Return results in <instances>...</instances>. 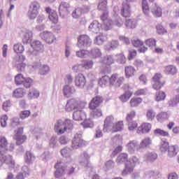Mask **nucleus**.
I'll return each instance as SVG.
<instances>
[{"label": "nucleus", "mask_w": 179, "mask_h": 179, "mask_svg": "<svg viewBox=\"0 0 179 179\" xmlns=\"http://www.w3.org/2000/svg\"><path fill=\"white\" fill-rule=\"evenodd\" d=\"M125 162H127L125 163ZM116 163L117 164H122L125 163V169L122 172V176H127L134 171V169L136 164L139 163V159L136 157H133L128 161V154L122 153L116 159Z\"/></svg>", "instance_id": "f257e3e1"}, {"label": "nucleus", "mask_w": 179, "mask_h": 179, "mask_svg": "<svg viewBox=\"0 0 179 179\" xmlns=\"http://www.w3.org/2000/svg\"><path fill=\"white\" fill-rule=\"evenodd\" d=\"M30 47V49L27 50L28 55H38V52L44 51V45L40 41H34Z\"/></svg>", "instance_id": "f03ea898"}, {"label": "nucleus", "mask_w": 179, "mask_h": 179, "mask_svg": "<svg viewBox=\"0 0 179 179\" xmlns=\"http://www.w3.org/2000/svg\"><path fill=\"white\" fill-rule=\"evenodd\" d=\"M15 83L17 85V86L23 85L24 87L29 89V87H30L33 83V80L30 78H24L23 74L18 73L15 77Z\"/></svg>", "instance_id": "7ed1b4c3"}, {"label": "nucleus", "mask_w": 179, "mask_h": 179, "mask_svg": "<svg viewBox=\"0 0 179 179\" xmlns=\"http://www.w3.org/2000/svg\"><path fill=\"white\" fill-rule=\"evenodd\" d=\"M38 9H40V3L36 1H34L29 6V10L28 11V17L31 20H34L35 17H37L38 15Z\"/></svg>", "instance_id": "20e7f679"}, {"label": "nucleus", "mask_w": 179, "mask_h": 179, "mask_svg": "<svg viewBox=\"0 0 179 179\" xmlns=\"http://www.w3.org/2000/svg\"><path fill=\"white\" fill-rule=\"evenodd\" d=\"M83 136L81 133H77L75 134L72 140V148L73 149H78V148H82L86 145V141L83 140Z\"/></svg>", "instance_id": "39448f33"}, {"label": "nucleus", "mask_w": 179, "mask_h": 179, "mask_svg": "<svg viewBox=\"0 0 179 179\" xmlns=\"http://www.w3.org/2000/svg\"><path fill=\"white\" fill-rule=\"evenodd\" d=\"M163 76L162 73H157L152 78V80L154 84L152 85L153 89L155 90H160L163 86H164V80H162Z\"/></svg>", "instance_id": "423d86ee"}, {"label": "nucleus", "mask_w": 179, "mask_h": 179, "mask_svg": "<svg viewBox=\"0 0 179 179\" xmlns=\"http://www.w3.org/2000/svg\"><path fill=\"white\" fill-rule=\"evenodd\" d=\"M13 138L15 141H16V145L17 146H20V145H22V143L26 142L27 136L23 135V127H20L17 131H15V134Z\"/></svg>", "instance_id": "0eeeda50"}, {"label": "nucleus", "mask_w": 179, "mask_h": 179, "mask_svg": "<svg viewBox=\"0 0 179 179\" xmlns=\"http://www.w3.org/2000/svg\"><path fill=\"white\" fill-rule=\"evenodd\" d=\"M39 36L45 43H47V44H52V43L57 40L55 35L50 31H44L43 32H41Z\"/></svg>", "instance_id": "6e6552de"}, {"label": "nucleus", "mask_w": 179, "mask_h": 179, "mask_svg": "<svg viewBox=\"0 0 179 179\" xmlns=\"http://www.w3.org/2000/svg\"><path fill=\"white\" fill-rule=\"evenodd\" d=\"M14 148L15 145L13 144H10L9 148H8V140H6V138H0V155H3L8 150L12 151Z\"/></svg>", "instance_id": "1a4fd4ad"}, {"label": "nucleus", "mask_w": 179, "mask_h": 179, "mask_svg": "<svg viewBox=\"0 0 179 179\" xmlns=\"http://www.w3.org/2000/svg\"><path fill=\"white\" fill-rule=\"evenodd\" d=\"M92 45V39L87 35H81L78 38V47L87 48Z\"/></svg>", "instance_id": "9d476101"}, {"label": "nucleus", "mask_w": 179, "mask_h": 179, "mask_svg": "<svg viewBox=\"0 0 179 179\" xmlns=\"http://www.w3.org/2000/svg\"><path fill=\"white\" fill-rule=\"evenodd\" d=\"M69 9H71L69 3L62 1L59 6V13L60 17L64 18L65 16H68L71 12Z\"/></svg>", "instance_id": "9b49d317"}, {"label": "nucleus", "mask_w": 179, "mask_h": 179, "mask_svg": "<svg viewBox=\"0 0 179 179\" xmlns=\"http://www.w3.org/2000/svg\"><path fill=\"white\" fill-rule=\"evenodd\" d=\"M124 77H120L118 74H113L110 79V85L115 87H120L124 83Z\"/></svg>", "instance_id": "f8f14e48"}, {"label": "nucleus", "mask_w": 179, "mask_h": 179, "mask_svg": "<svg viewBox=\"0 0 179 179\" xmlns=\"http://www.w3.org/2000/svg\"><path fill=\"white\" fill-rule=\"evenodd\" d=\"M55 169H56V171L55 172L56 178L62 177V176L66 173L65 166H64V162H57V164L55 166Z\"/></svg>", "instance_id": "ddd939ff"}, {"label": "nucleus", "mask_w": 179, "mask_h": 179, "mask_svg": "<svg viewBox=\"0 0 179 179\" xmlns=\"http://www.w3.org/2000/svg\"><path fill=\"white\" fill-rule=\"evenodd\" d=\"M80 108L79 107V103L78 101L75 99H71L67 101L66 105V110L71 112V111H76L79 110Z\"/></svg>", "instance_id": "4468645a"}, {"label": "nucleus", "mask_w": 179, "mask_h": 179, "mask_svg": "<svg viewBox=\"0 0 179 179\" xmlns=\"http://www.w3.org/2000/svg\"><path fill=\"white\" fill-rule=\"evenodd\" d=\"M121 15L123 17H129V16H131V5L129 4V2L123 1Z\"/></svg>", "instance_id": "2eb2a0df"}, {"label": "nucleus", "mask_w": 179, "mask_h": 179, "mask_svg": "<svg viewBox=\"0 0 179 179\" xmlns=\"http://www.w3.org/2000/svg\"><path fill=\"white\" fill-rule=\"evenodd\" d=\"M55 130L58 135L65 134L66 131V127H65V124L62 120H59L57 121V122L55 124Z\"/></svg>", "instance_id": "dca6fc26"}, {"label": "nucleus", "mask_w": 179, "mask_h": 179, "mask_svg": "<svg viewBox=\"0 0 179 179\" xmlns=\"http://www.w3.org/2000/svg\"><path fill=\"white\" fill-rule=\"evenodd\" d=\"M80 163L83 166V167H90V156L89 154H87V152H84L82 153L80 156Z\"/></svg>", "instance_id": "f3484780"}, {"label": "nucleus", "mask_w": 179, "mask_h": 179, "mask_svg": "<svg viewBox=\"0 0 179 179\" xmlns=\"http://www.w3.org/2000/svg\"><path fill=\"white\" fill-rule=\"evenodd\" d=\"M75 84L77 87L80 89H83L85 85H86V78L83 74L79 73L77 76H76Z\"/></svg>", "instance_id": "a211bd4d"}, {"label": "nucleus", "mask_w": 179, "mask_h": 179, "mask_svg": "<svg viewBox=\"0 0 179 179\" xmlns=\"http://www.w3.org/2000/svg\"><path fill=\"white\" fill-rule=\"evenodd\" d=\"M100 73L102 75V77L99 80V85L101 87H105L107 83L110 82L111 77H108V76H107V71L104 70L101 71Z\"/></svg>", "instance_id": "6ab92c4d"}, {"label": "nucleus", "mask_w": 179, "mask_h": 179, "mask_svg": "<svg viewBox=\"0 0 179 179\" xmlns=\"http://www.w3.org/2000/svg\"><path fill=\"white\" fill-rule=\"evenodd\" d=\"M103 103V97L100 96H96L94 97L90 103H89V108H97Z\"/></svg>", "instance_id": "aec40b11"}, {"label": "nucleus", "mask_w": 179, "mask_h": 179, "mask_svg": "<svg viewBox=\"0 0 179 179\" xmlns=\"http://www.w3.org/2000/svg\"><path fill=\"white\" fill-rule=\"evenodd\" d=\"M73 118L75 121H83V120H86V113L80 110V108L78 109L73 112Z\"/></svg>", "instance_id": "412c9836"}, {"label": "nucleus", "mask_w": 179, "mask_h": 179, "mask_svg": "<svg viewBox=\"0 0 179 179\" xmlns=\"http://www.w3.org/2000/svg\"><path fill=\"white\" fill-rule=\"evenodd\" d=\"M114 122V117L113 115L108 116L105 121H104V124H103V132H107L108 129H111V127Z\"/></svg>", "instance_id": "4be33fe9"}, {"label": "nucleus", "mask_w": 179, "mask_h": 179, "mask_svg": "<svg viewBox=\"0 0 179 179\" xmlns=\"http://www.w3.org/2000/svg\"><path fill=\"white\" fill-rule=\"evenodd\" d=\"M24 59H26V57L23 55H21L17 57V62H20L16 64L17 71L18 72H24L26 68V64L23 63Z\"/></svg>", "instance_id": "5701e85b"}, {"label": "nucleus", "mask_w": 179, "mask_h": 179, "mask_svg": "<svg viewBox=\"0 0 179 179\" xmlns=\"http://www.w3.org/2000/svg\"><path fill=\"white\" fill-rule=\"evenodd\" d=\"M138 146H139V143H138V141L133 140V141H129L127 144V149L128 152H129V153H134L136 149V150H138Z\"/></svg>", "instance_id": "b1692460"}, {"label": "nucleus", "mask_w": 179, "mask_h": 179, "mask_svg": "<svg viewBox=\"0 0 179 179\" xmlns=\"http://www.w3.org/2000/svg\"><path fill=\"white\" fill-rule=\"evenodd\" d=\"M151 145L152 139L149 137H146L141 141L138 145V150H141V149H148V148H150Z\"/></svg>", "instance_id": "393cba45"}, {"label": "nucleus", "mask_w": 179, "mask_h": 179, "mask_svg": "<svg viewBox=\"0 0 179 179\" xmlns=\"http://www.w3.org/2000/svg\"><path fill=\"white\" fill-rule=\"evenodd\" d=\"M152 129L150 123H143L137 129V134H148Z\"/></svg>", "instance_id": "a878e982"}, {"label": "nucleus", "mask_w": 179, "mask_h": 179, "mask_svg": "<svg viewBox=\"0 0 179 179\" xmlns=\"http://www.w3.org/2000/svg\"><path fill=\"white\" fill-rule=\"evenodd\" d=\"M100 29H101V24L96 20L93 21L88 27L90 31H92V33L96 34L100 31Z\"/></svg>", "instance_id": "bb28decb"}, {"label": "nucleus", "mask_w": 179, "mask_h": 179, "mask_svg": "<svg viewBox=\"0 0 179 179\" xmlns=\"http://www.w3.org/2000/svg\"><path fill=\"white\" fill-rule=\"evenodd\" d=\"M75 87H71L68 85H65L63 88V93L64 97H71L73 93H75Z\"/></svg>", "instance_id": "cd10ccee"}, {"label": "nucleus", "mask_w": 179, "mask_h": 179, "mask_svg": "<svg viewBox=\"0 0 179 179\" xmlns=\"http://www.w3.org/2000/svg\"><path fill=\"white\" fill-rule=\"evenodd\" d=\"M88 55L91 58H100L101 57V50L98 48H94L88 51Z\"/></svg>", "instance_id": "c85d7f7f"}, {"label": "nucleus", "mask_w": 179, "mask_h": 179, "mask_svg": "<svg viewBox=\"0 0 179 179\" xmlns=\"http://www.w3.org/2000/svg\"><path fill=\"white\" fill-rule=\"evenodd\" d=\"M135 72H136V70L135 69V67L132 66H127L124 68V73L126 78H132V76H135Z\"/></svg>", "instance_id": "c756f323"}, {"label": "nucleus", "mask_w": 179, "mask_h": 179, "mask_svg": "<svg viewBox=\"0 0 179 179\" xmlns=\"http://www.w3.org/2000/svg\"><path fill=\"white\" fill-rule=\"evenodd\" d=\"M151 12L155 17H160L163 13L162 8L157 6V4H154L151 8Z\"/></svg>", "instance_id": "7c9ffc66"}, {"label": "nucleus", "mask_w": 179, "mask_h": 179, "mask_svg": "<svg viewBox=\"0 0 179 179\" xmlns=\"http://www.w3.org/2000/svg\"><path fill=\"white\" fill-rule=\"evenodd\" d=\"M3 160L9 169H14L15 167V160L12 158L11 155H6L3 157Z\"/></svg>", "instance_id": "2f4dec72"}, {"label": "nucleus", "mask_w": 179, "mask_h": 179, "mask_svg": "<svg viewBox=\"0 0 179 179\" xmlns=\"http://www.w3.org/2000/svg\"><path fill=\"white\" fill-rule=\"evenodd\" d=\"M164 72L166 75L174 76L178 72L177 67L174 65H168L165 67Z\"/></svg>", "instance_id": "473e14b6"}, {"label": "nucleus", "mask_w": 179, "mask_h": 179, "mask_svg": "<svg viewBox=\"0 0 179 179\" xmlns=\"http://www.w3.org/2000/svg\"><path fill=\"white\" fill-rule=\"evenodd\" d=\"M61 155L64 159H67L68 162H71L72 159L71 158V148L66 147L61 150Z\"/></svg>", "instance_id": "72a5a7b5"}, {"label": "nucleus", "mask_w": 179, "mask_h": 179, "mask_svg": "<svg viewBox=\"0 0 179 179\" xmlns=\"http://www.w3.org/2000/svg\"><path fill=\"white\" fill-rule=\"evenodd\" d=\"M26 91L23 88H17L13 92V97L20 99L24 96Z\"/></svg>", "instance_id": "f704fd0d"}, {"label": "nucleus", "mask_w": 179, "mask_h": 179, "mask_svg": "<svg viewBox=\"0 0 179 179\" xmlns=\"http://www.w3.org/2000/svg\"><path fill=\"white\" fill-rule=\"evenodd\" d=\"M35 159L36 157L33 153H31V152L27 151L25 153L24 160L27 164H31V163H33V162H34Z\"/></svg>", "instance_id": "c9c22d12"}, {"label": "nucleus", "mask_w": 179, "mask_h": 179, "mask_svg": "<svg viewBox=\"0 0 179 179\" xmlns=\"http://www.w3.org/2000/svg\"><path fill=\"white\" fill-rule=\"evenodd\" d=\"M170 145H169V142H167L165 138H162L159 145V150L162 153H166Z\"/></svg>", "instance_id": "e433bc0d"}, {"label": "nucleus", "mask_w": 179, "mask_h": 179, "mask_svg": "<svg viewBox=\"0 0 179 179\" xmlns=\"http://www.w3.org/2000/svg\"><path fill=\"white\" fill-rule=\"evenodd\" d=\"M167 150L169 157H174V156H177V150H178V146L171 145L169 147Z\"/></svg>", "instance_id": "4c0bfd02"}, {"label": "nucleus", "mask_w": 179, "mask_h": 179, "mask_svg": "<svg viewBox=\"0 0 179 179\" xmlns=\"http://www.w3.org/2000/svg\"><path fill=\"white\" fill-rule=\"evenodd\" d=\"M50 66L47 64H43L40 66L38 73L43 76H45V75H48L50 73Z\"/></svg>", "instance_id": "58836bf2"}, {"label": "nucleus", "mask_w": 179, "mask_h": 179, "mask_svg": "<svg viewBox=\"0 0 179 179\" xmlns=\"http://www.w3.org/2000/svg\"><path fill=\"white\" fill-rule=\"evenodd\" d=\"M114 57L113 55H106L103 57L101 62L102 64H105V65H113L114 64Z\"/></svg>", "instance_id": "ea45409f"}, {"label": "nucleus", "mask_w": 179, "mask_h": 179, "mask_svg": "<svg viewBox=\"0 0 179 179\" xmlns=\"http://www.w3.org/2000/svg\"><path fill=\"white\" fill-rule=\"evenodd\" d=\"M40 96V92L36 88L29 90L28 97L29 99H38Z\"/></svg>", "instance_id": "a19ab883"}, {"label": "nucleus", "mask_w": 179, "mask_h": 179, "mask_svg": "<svg viewBox=\"0 0 179 179\" xmlns=\"http://www.w3.org/2000/svg\"><path fill=\"white\" fill-rule=\"evenodd\" d=\"M113 22L111 20H107L101 24V29L103 30H110L113 27Z\"/></svg>", "instance_id": "79ce46f5"}, {"label": "nucleus", "mask_w": 179, "mask_h": 179, "mask_svg": "<svg viewBox=\"0 0 179 179\" xmlns=\"http://www.w3.org/2000/svg\"><path fill=\"white\" fill-rule=\"evenodd\" d=\"M145 159L147 162H155L157 159V154L155 152H148L145 155Z\"/></svg>", "instance_id": "37998d69"}, {"label": "nucleus", "mask_w": 179, "mask_h": 179, "mask_svg": "<svg viewBox=\"0 0 179 179\" xmlns=\"http://www.w3.org/2000/svg\"><path fill=\"white\" fill-rule=\"evenodd\" d=\"M113 132H118L120 131H122L124 128V123L122 122H119L115 124H113L112 127Z\"/></svg>", "instance_id": "c03bdc74"}, {"label": "nucleus", "mask_w": 179, "mask_h": 179, "mask_svg": "<svg viewBox=\"0 0 179 179\" xmlns=\"http://www.w3.org/2000/svg\"><path fill=\"white\" fill-rule=\"evenodd\" d=\"M142 9L144 15H145V16H149L150 10L149 9V4H148V1L146 0H143L142 1Z\"/></svg>", "instance_id": "a18cd8bd"}, {"label": "nucleus", "mask_w": 179, "mask_h": 179, "mask_svg": "<svg viewBox=\"0 0 179 179\" xmlns=\"http://www.w3.org/2000/svg\"><path fill=\"white\" fill-rule=\"evenodd\" d=\"M131 96H132V92L129 91H126L122 95L120 96V100L123 103L128 101L129 99H131Z\"/></svg>", "instance_id": "49530a36"}, {"label": "nucleus", "mask_w": 179, "mask_h": 179, "mask_svg": "<svg viewBox=\"0 0 179 179\" xmlns=\"http://www.w3.org/2000/svg\"><path fill=\"white\" fill-rule=\"evenodd\" d=\"M125 26L128 29H135V27H136V21L134 19L127 20L125 22Z\"/></svg>", "instance_id": "de8ad7c7"}, {"label": "nucleus", "mask_w": 179, "mask_h": 179, "mask_svg": "<svg viewBox=\"0 0 179 179\" xmlns=\"http://www.w3.org/2000/svg\"><path fill=\"white\" fill-rule=\"evenodd\" d=\"M90 109L92 110V114L94 118H99V117H101V115H103V112L100 108H94V109L93 108H90Z\"/></svg>", "instance_id": "09e8293b"}, {"label": "nucleus", "mask_w": 179, "mask_h": 179, "mask_svg": "<svg viewBox=\"0 0 179 179\" xmlns=\"http://www.w3.org/2000/svg\"><path fill=\"white\" fill-rule=\"evenodd\" d=\"M13 50L16 54H22L24 51V47L21 43H17L14 45Z\"/></svg>", "instance_id": "8fccbe9b"}, {"label": "nucleus", "mask_w": 179, "mask_h": 179, "mask_svg": "<svg viewBox=\"0 0 179 179\" xmlns=\"http://www.w3.org/2000/svg\"><path fill=\"white\" fill-rule=\"evenodd\" d=\"M93 61L92 60H84L81 65L85 69H92L93 68Z\"/></svg>", "instance_id": "3c124183"}, {"label": "nucleus", "mask_w": 179, "mask_h": 179, "mask_svg": "<svg viewBox=\"0 0 179 179\" xmlns=\"http://www.w3.org/2000/svg\"><path fill=\"white\" fill-rule=\"evenodd\" d=\"M142 103V99L141 98H132L130 100V106L131 107H138L139 104Z\"/></svg>", "instance_id": "603ef678"}, {"label": "nucleus", "mask_w": 179, "mask_h": 179, "mask_svg": "<svg viewBox=\"0 0 179 179\" xmlns=\"http://www.w3.org/2000/svg\"><path fill=\"white\" fill-rule=\"evenodd\" d=\"M31 37H33V33H31V31L26 32L22 38V42L24 44H27V43L31 40Z\"/></svg>", "instance_id": "864d4df0"}, {"label": "nucleus", "mask_w": 179, "mask_h": 179, "mask_svg": "<svg viewBox=\"0 0 179 179\" xmlns=\"http://www.w3.org/2000/svg\"><path fill=\"white\" fill-rule=\"evenodd\" d=\"M89 55V50H80L76 52V57L78 58H86Z\"/></svg>", "instance_id": "5fc2aeb1"}, {"label": "nucleus", "mask_w": 179, "mask_h": 179, "mask_svg": "<svg viewBox=\"0 0 179 179\" xmlns=\"http://www.w3.org/2000/svg\"><path fill=\"white\" fill-rule=\"evenodd\" d=\"M58 145V138H57L56 136H53L51 137L50 141H49V146L50 148H57Z\"/></svg>", "instance_id": "6e6d98bb"}, {"label": "nucleus", "mask_w": 179, "mask_h": 179, "mask_svg": "<svg viewBox=\"0 0 179 179\" xmlns=\"http://www.w3.org/2000/svg\"><path fill=\"white\" fill-rule=\"evenodd\" d=\"M64 127H66V131L68 129L69 131H72L73 129V122L69 119H66L64 122Z\"/></svg>", "instance_id": "4d7b16f0"}, {"label": "nucleus", "mask_w": 179, "mask_h": 179, "mask_svg": "<svg viewBox=\"0 0 179 179\" xmlns=\"http://www.w3.org/2000/svg\"><path fill=\"white\" fill-rule=\"evenodd\" d=\"M157 119L158 121H159V122H162V121L169 119V114L166 112H162L157 115Z\"/></svg>", "instance_id": "13d9d810"}, {"label": "nucleus", "mask_w": 179, "mask_h": 179, "mask_svg": "<svg viewBox=\"0 0 179 179\" xmlns=\"http://www.w3.org/2000/svg\"><path fill=\"white\" fill-rule=\"evenodd\" d=\"M131 43L134 47H136V48H138L143 45V42L139 40L138 38H134L133 39H131Z\"/></svg>", "instance_id": "bf43d9fd"}, {"label": "nucleus", "mask_w": 179, "mask_h": 179, "mask_svg": "<svg viewBox=\"0 0 179 179\" xmlns=\"http://www.w3.org/2000/svg\"><path fill=\"white\" fill-rule=\"evenodd\" d=\"M48 18L52 23H58V15H57V11H52V13L48 15Z\"/></svg>", "instance_id": "052dcab7"}, {"label": "nucleus", "mask_w": 179, "mask_h": 179, "mask_svg": "<svg viewBox=\"0 0 179 179\" xmlns=\"http://www.w3.org/2000/svg\"><path fill=\"white\" fill-rule=\"evenodd\" d=\"M155 135H159L160 136H170L169 132L161 129H156L154 130Z\"/></svg>", "instance_id": "680f3d73"}, {"label": "nucleus", "mask_w": 179, "mask_h": 179, "mask_svg": "<svg viewBox=\"0 0 179 179\" xmlns=\"http://www.w3.org/2000/svg\"><path fill=\"white\" fill-rule=\"evenodd\" d=\"M106 41V36L103 35H100L99 36L96 37V39L94 41V44H96L97 45H101L103 43Z\"/></svg>", "instance_id": "e2e57ef3"}, {"label": "nucleus", "mask_w": 179, "mask_h": 179, "mask_svg": "<svg viewBox=\"0 0 179 179\" xmlns=\"http://www.w3.org/2000/svg\"><path fill=\"white\" fill-rule=\"evenodd\" d=\"M107 8V0H99V3L98 4L99 10H106Z\"/></svg>", "instance_id": "0e129e2a"}, {"label": "nucleus", "mask_w": 179, "mask_h": 179, "mask_svg": "<svg viewBox=\"0 0 179 179\" xmlns=\"http://www.w3.org/2000/svg\"><path fill=\"white\" fill-rule=\"evenodd\" d=\"M20 125V121L19 120V117H13L11 119V122L10 123V127L11 128H16V127Z\"/></svg>", "instance_id": "69168bd1"}, {"label": "nucleus", "mask_w": 179, "mask_h": 179, "mask_svg": "<svg viewBox=\"0 0 179 179\" xmlns=\"http://www.w3.org/2000/svg\"><path fill=\"white\" fill-rule=\"evenodd\" d=\"M124 25V21L120 17H117V18L113 22V26H116V27H122Z\"/></svg>", "instance_id": "338daca9"}, {"label": "nucleus", "mask_w": 179, "mask_h": 179, "mask_svg": "<svg viewBox=\"0 0 179 179\" xmlns=\"http://www.w3.org/2000/svg\"><path fill=\"white\" fill-rule=\"evenodd\" d=\"M166 99V93L164 92H159L156 93V101H162Z\"/></svg>", "instance_id": "774afa93"}]
</instances>
